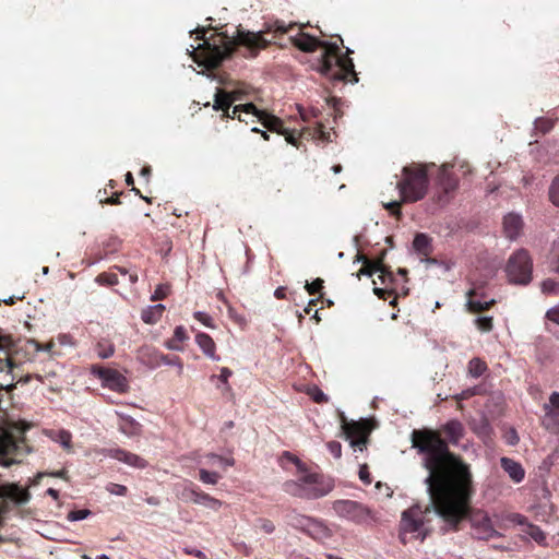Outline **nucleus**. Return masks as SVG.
<instances>
[{
  "label": "nucleus",
  "instance_id": "obj_37",
  "mask_svg": "<svg viewBox=\"0 0 559 559\" xmlns=\"http://www.w3.org/2000/svg\"><path fill=\"white\" fill-rule=\"evenodd\" d=\"M475 325L481 332H490L493 329L492 317H479L475 319Z\"/></svg>",
  "mask_w": 559,
  "mask_h": 559
},
{
  "label": "nucleus",
  "instance_id": "obj_56",
  "mask_svg": "<svg viewBox=\"0 0 559 559\" xmlns=\"http://www.w3.org/2000/svg\"><path fill=\"white\" fill-rule=\"evenodd\" d=\"M120 195H121V192L120 193H114L110 198H107L105 200V203L106 204H110V205H118V204L121 203Z\"/></svg>",
  "mask_w": 559,
  "mask_h": 559
},
{
  "label": "nucleus",
  "instance_id": "obj_9",
  "mask_svg": "<svg viewBox=\"0 0 559 559\" xmlns=\"http://www.w3.org/2000/svg\"><path fill=\"white\" fill-rule=\"evenodd\" d=\"M506 273L509 282L527 285L532 281L533 261L527 250L519 249L507 262Z\"/></svg>",
  "mask_w": 559,
  "mask_h": 559
},
{
  "label": "nucleus",
  "instance_id": "obj_62",
  "mask_svg": "<svg viewBox=\"0 0 559 559\" xmlns=\"http://www.w3.org/2000/svg\"><path fill=\"white\" fill-rule=\"evenodd\" d=\"M67 474H68V471L63 468L61 471L52 473L51 475L55 476V477L67 479Z\"/></svg>",
  "mask_w": 559,
  "mask_h": 559
},
{
  "label": "nucleus",
  "instance_id": "obj_18",
  "mask_svg": "<svg viewBox=\"0 0 559 559\" xmlns=\"http://www.w3.org/2000/svg\"><path fill=\"white\" fill-rule=\"evenodd\" d=\"M105 455L120 461L129 466L143 469L147 466L146 460L141 457L140 455L129 452L121 448H111L104 450Z\"/></svg>",
  "mask_w": 559,
  "mask_h": 559
},
{
  "label": "nucleus",
  "instance_id": "obj_46",
  "mask_svg": "<svg viewBox=\"0 0 559 559\" xmlns=\"http://www.w3.org/2000/svg\"><path fill=\"white\" fill-rule=\"evenodd\" d=\"M542 290L545 294H556L559 290V284L554 280H545L542 283Z\"/></svg>",
  "mask_w": 559,
  "mask_h": 559
},
{
  "label": "nucleus",
  "instance_id": "obj_25",
  "mask_svg": "<svg viewBox=\"0 0 559 559\" xmlns=\"http://www.w3.org/2000/svg\"><path fill=\"white\" fill-rule=\"evenodd\" d=\"M523 221L520 215L510 213L504 216L503 229L504 234L510 239H515L522 231Z\"/></svg>",
  "mask_w": 559,
  "mask_h": 559
},
{
  "label": "nucleus",
  "instance_id": "obj_4",
  "mask_svg": "<svg viewBox=\"0 0 559 559\" xmlns=\"http://www.w3.org/2000/svg\"><path fill=\"white\" fill-rule=\"evenodd\" d=\"M335 41H324L305 32H299L295 36H290L289 40L299 50L304 52H314L317 49H323L319 59L318 70L321 74L332 81L337 82H358L353 59L349 57L353 50L346 49L345 53H341L340 44L343 39L340 35L335 36Z\"/></svg>",
  "mask_w": 559,
  "mask_h": 559
},
{
  "label": "nucleus",
  "instance_id": "obj_35",
  "mask_svg": "<svg viewBox=\"0 0 559 559\" xmlns=\"http://www.w3.org/2000/svg\"><path fill=\"white\" fill-rule=\"evenodd\" d=\"M199 478L204 484L216 485L221 479V475L216 472H210L207 469L201 468L199 471Z\"/></svg>",
  "mask_w": 559,
  "mask_h": 559
},
{
  "label": "nucleus",
  "instance_id": "obj_48",
  "mask_svg": "<svg viewBox=\"0 0 559 559\" xmlns=\"http://www.w3.org/2000/svg\"><path fill=\"white\" fill-rule=\"evenodd\" d=\"M193 317L207 328H214L213 319L205 312L197 311Z\"/></svg>",
  "mask_w": 559,
  "mask_h": 559
},
{
  "label": "nucleus",
  "instance_id": "obj_16",
  "mask_svg": "<svg viewBox=\"0 0 559 559\" xmlns=\"http://www.w3.org/2000/svg\"><path fill=\"white\" fill-rule=\"evenodd\" d=\"M182 498L195 504H203L213 510H218L222 507L221 500L200 490V488L193 483H189V485L185 487L182 490Z\"/></svg>",
  "mask_w": 559,
  "mask_h": 559
},
{
  "label": "nucleus",
  "instance_id": "obj_13",
  "mask_svg": "<svg viewBox=\"0 0 559 559\" xmlns=\"http://www.w3.org/2000/svg\"><path fill=\"white\" fill-rule=\"evenodd\" d=\"M341 424L342 433L350 441L354 450L362 451L366 448L368 435L365 425L359 421H347L343 413H341Z\"/></svg>",
  "mask_w": 559,
  "mask_h": 559
},
{
  "label": "nucleus",
  "instance_id": "obj_3",
  "mask_svg": "<svg viewBox=\"0 0 559 559\" xmlns=\"http://www.w3.org/2000/svg\"><path fill=\"white\" fill-rule=\"evenodd\" d=\"M465 432L464 426L456 419L449 420L439 430L429 428L414 429L411 435L412 445L424 455L423 465L429 472L425 483L428 491L431 490L432 473L441 468L447 460V452L457 457L463 464H467L462 456L450 451L449 445H456Z\"/></svg>",
  "mask_w": 559,
  "mask_h": 559
},
{
  "label": "nucleus",
  "instance_id": "obj_5",
  "mask_svg": "<svg viewBox=\"0 0 559 559\" xmlns=\"http://www.w3.org/2000/svg\"><path fill=\"white\" fill-rule=\"evenodd\" d=\"M282 459L294 463L298 468L296 479L284 483V491L293 497L301 499H318L328 495L333 489V484L318 473L309 472L300 460L289 452H284Z\"/></svg>",
  "mask_w": 559,
  "mask_h": 559
},
{
  "label": "nucleus",
  "instance_id": "obj_44",
  "mask_svg": "<svg viewBox=\"0 0 559 559\" xmlns=\"http://www.w3.org/2000/svg\"><path fill=\"white\" fill-rule=\"evenodd\" d=\"M258 526L265 534H272L275 531V524L269 519H259Z\"/></svg>",
  "mask_w": 559,
  "mask_h": 559
},
{
  "label": "nucleus",
  "instance_id": "obj_40",
  "mask_svg": "<svg viewBox=\"0 0 559 559\" xmlns=\"http://www.w3.org/2000/svg\"><path fill=\"white\" fill-rule=\"evenodd\" d=\"M159 357V360L160 362L165 364V365H175L178 367V373L181 374L182 371H183V364L181 361V359L177 356L175 357H169L167 355H164V354H160L158 355Z\"/></svg>",
  "mask_w": 559,
  "mask_h": 559
},
{
  "label": "nucleus",
  "instance_id": "obj_59",
  "mask_svg": "<svg viewBox=\"0 0 559 559\" xmlns=\"http://www.w3.org/2000/svg\"><path fill=\"white\" fill-rule=\"evenodd\" d=\"M459 171L462 173L463 176H467L472 174V168L467 163H462L460 165Z\"/></svg>",
  "mask_w": 559,
  "mask_h": 559
},
{
  "label": "nucleus",
  "instance_id": "obj_22",
  "mask_svg": "<svg viewBox=\"0 0 559 559\" xmlns=\"http://www.w3.org/2000/svg\"><path fill=\"white\" fill-rule=\"evenodd\" d=\"M311 538L323 542L333 536L332 530L322 520L313 518L306 533Z\"/></svg>",
  "mask_w": 559,
  "mask_h": 559
},
{
  "label": "nucleus",
  "instance_id": "obj_61",
  "mask_svg": "<svg viewBox=\"0 0 559 559\" xmlns=\"http://www.w3.org/2000/svg\"><path fill=\"white\" fill-rule=\"evenodd\" d=\"M46 493L50 497H52L55 500H58L59 498V491L53 488H48Z\"/></svg>",
  "mask_w": 559,
  "mask_h": 559
},
{
  "label": "nucleus",
  "instance_id": "obj_47",
  "mask_svg": "<svg viewBox=\"0 0 559 559\" xmlns=\"http://www.w3.org/2000/svg\"><path fill=\"white\" fill-rule=\"evenodd\" d=\"M282 135L285 136V140L287 143L298 147L299 142H300V136H299V134L296 135V132L294 130H289L286 128L285 133H282Z\"/></svg>",
  "mask_w": 559,
  "mask_h": 559
},
{
  "label": "nucleus",
  "instance_id": "obj_30",
  "mask_svg": "<svg viewBox=\"0 0 559 559\" xmlns=\"http://www.w3.org/2000/svg\"><path fill=\"white\" fill-rule=\"evenodd\" d=\"M119 430L127 436H138L141 432V425L130 416H121Z\"/></svg>",
  "mask_w": 559,
  "mask_h": 559
},
{
  "label": "nucleus",
  "instance_id": "obj_52",
  "mask_svg": "<svg viewBox=\"0 0 559 559\" xmlns=\"http://www.w3.org/2000/svg\"><path fill=\"white\" fill-rule=\"evenodd\" d=\"M546 318L557 324H559V305L549 309L546 313Z\"/></svg>",
  "mask_w": 559,
  "mask_h": 559
},
{
  "label": "nucleus",
  "instance_id": "obj_11",
  "mask_svg": "<svg viewBox=\"0 0 559 559\" xmlns=\"http://www.w3.org/2000/svg\"><path fill=\"white\" fill-rule=\"evenodd\" d=\"M386 254V250H382L381 254L370 260L364 254H357V260L362 262V267L358 272V276L360 274L372 276L374 273H379V278L382 284H385L386 281L390 283L393 281V274L390 271V267L384 264V258Z\"/></svg>",
  "mask_w": 559,
  "mask_h": 559
},
{
  "label": "nucleus",
  "instance_id": "obj_64",
  "mask_svg": "<svg viewBox=\"0 0 559 559\" xmlns=\"http://www.w3.org/2000/svg\"><path fill=\"white\" fill-rule=\"evenodd\" d=\"M252 132L260 133V134H261V136H262L265 141H267V140L270 139V136H269V134H267V132H266V131H262V130H260V129H258V128H252Z\"/></svg>",
  "mask_w": 559,
  "mask_h": 559
},
{
  "label": "nucleus",
  "instance_id": "obj_54",
  "mask_svg": "<svg viewBox=\"0 0 559 559\" xmlns=\"http://www.w3.org/2000/svg\"><path fill=\"white\" fill-rule=\"evenodd\" d=\"M384 206H385L386 210L390 211V213L392 215H395L397 217L401 216V210H400L401 204H400V202H391V203L385 204Z\"/></svg>",
  "mask_w": 559,
  "mask_h": 559
},
{
  "label": "nucleus",
  "instance_id": "obj_24",
  "mask_svg": "<svg viewBox=\"0 0 559 559\" xmlns=\"http://www.w3.org/2000/svg\"><path fill=\"white\" fill-rule=\"evenodd\" d=\"M195 343L205 356L213 360H219V356L216 355V344L209 334L204 332H198L195 334Z\"/></svg>",
  "mask_w": 559,
  "mask_h": 559
},
{
  "label": "nucleus",
  "instance_id": "obj_34",
  "mask_svg": "<svg viewBox=\"0 0 559 559\" xmlns=\"http://www.w3.org/2000/svg\"><path fill=\"white\" fill-rule=\"evenodd\" d=\"M95 282L102 286H115L119 283L118 275L112 272L99 273L96 276Z\"/></svg>",
  "mask_w": 559,
  "mask_h": 559
},
{
  "label": "nucleus",
  "instance_id": "obj_6",
  "mask_svg": "<svg viewBox=\"0 0 559 559\" xmlns=\"http://www.w3.org/2000/svg\"><path fill=\"white\" fill-rule=\"evenodd\" d=\"M430 165L413 163L403 167L402 179L397 189L403 202H417L425 198L428 191V169Z\"/></svg>",
  "mask_w": 559,
  "mask_h": 559
},
{
  "label": "nucleus",
  "instance_id": "obj_32",
  "mask_svg": "<svg viewBox=\"0 0 559 559\" xmlns=\"http://www.w3.org/2000/svg\"><path fill=\"white\" fill-rule=\"evenodd\" d=\"M94 350L100 359H107L115 354V345L109 338L103 337L96 342Z\"/></svg>",
  "mask_w": 559,
  "mask_h": 559
},
{
  "label": "nucleus",
  "instance_id": "obj_17",
  "mask_svg": "<svg viewBox=\"0 0 559 559\" xmlns=\"http://www.w3.org/2000/svg\"><path fill=\"white\" fill-rule=\"evenodd\" d=\"M467 310L472 313H480L489 310L493 305H496L495 299L485 300L486 294L480 292L479 287H473L468 289L466 293Z\"/></svg>",
  "mask_w": 559,
  "mask_h": 559
},
{
  "label": "nucleus",
  "instance_id": "obj_51",
  "mask_svg": "<svg viewBox=\"0 0 559 559\" xmlns=\"http://www.w3.org/2000/svg\"><path fill=\"white\" fill-rule=\"evenodd\" d=\"M359 478L366 485H369L372 481L368 466L366 464L361 465L359 468Z\"/></svg>",
  "mask_w": 559,
  "mask_h": 559
},
{
  "label": "nucleus",
  "instance_id": "obj_39",
  "mask_svg": "<svg viewBox=\"0 0 559 559\" xmlns=\"http://www.w3.org/2000/svg\"><path fill=\"white\" fill-rule=\"evenodd\" d=\"M206 457L212 461L210 462L211 464L218 463L223 468H227L235 464L234 459H226L214 453L207 454Z\"/></svg>",
  "mask_w": 559,
  "mask_h": 559
},
{
  "label": "nucleus",
  "instance_id": "obj_15",
  "mask_svg": "<svg viewBox=\"0 0 559 559\" xmlns=\"http://www.w3.org/2000/svg\"><path fill=\"white\" fill-rule=\"evenodd\" d=\"M247 96L248 88L246 86H239L231 91L217 88L214 95L213 109L219 111V108L231 107L236 102L246 99Z\"/></svg>",
  "mask_w": 559,
  "mask_h": 559
},
{
  "label": "nucleus",
  "instance_id": "obj_12",
  "mask_svg": "<svg viewBox=\"0 0 559 559\" xmlns=\"http://www.w3.org/2000/svg\"><path fill=\"white\" fill-rule=\"evenodd\" d=\"M92 373L102 381L104 386L112 391L126 393L129 389L127 378L116 369L103 366H93Z\"/></svg>",
  "mask_w": 559,
  "mask_h": 559
},
{
  "label": "nucleus",
  "instance_id": "obj_7",
  "mask_svg": "<svg viewBox=\"0 0 559 559\" xmlns=\"http://www.w3.org/2000/svg\"><path fill=\"white\" fill-rule=\"evenodd\" d=\"M430 511V506H427L425 510H423L417 504L403 511L399 535L402 544H407L412 538H420V540L426 538L428 530L425 527V518Z\"/></svg>",
  "mask_w": 559,
  "mask_h": 559
},
{
  "label": "nucleus",
  "instance_id": "obj_14",
  "mask_svg": "<svg viewBox=\"0 0 559 559\" xmlns=\"http://www.w3.org/2000/svg\"><path fill=\"white\" fill-rule=\"evenodd\" d=\"M542 426L554 435H559V392H552L549 402L544 404Z\"/></svg>",
  "mask_w": 559,
  "mask_h": 559
},
{
  "label": "nucleus",
  "instance_id": "obj_36",
  "mask_svg": "<svg viewBox=\"0 0 559 559\" xmlns=\"http://www.w3.org/2000/svg\"><path fill=\"white\" fill-rule=\"evenodd\" d=\"M9 497L16 501L17 503H25L29 499V493L25 489H21L19 487L12 488V490L9 492Z\"/></svg>",
  "mask_w": 559,
  "mask_h": 559
},
{
  "label": "nucleus",
  "instance_id": "obj_1",
  "mask_svg": "<svg viewBox=\"0 0 559 559\" xmlns=\"http://www.w3.org/2000/svg\"><path fill=\"white\" fill-rule=\"evenodd\" d=\"M445 454L444 464L435 469L430 478L432 485L428 493L435 512L453 531H459L460 524L468 520L475 538L489 540L500 536L489 514L471 507L475 493L471 465L448 452Z\"/></svg>",
  "mask_w": 559,
  "mask_h": 559
},
{
  "label": "nucleus",
  "instance_id": "obj_31",
  "mask_svg": "<svg viewBox=\"0 0 559 559\" xmlns=\"http://www.w3.org/2000/svg\"><path fill=\"white\" fill-rule=\"evenodd\" d=\"M49 437L51 440L60 443L66 451H68V452L72 451V449H73L72 433L69 430H66V429L53 430L49 433Z\"/></svg>",
  "mask_w": 559,
  "mask_h": 559
},
{
  "label": "nucleus",
  "instance_id": "obj_29",
  "mask_svg": "<svg viewBox=\"0 0 559 559\" xmlns=\"http://www.w3.org/2000/svg\"><path fill=\"white\" fill-rule=\"evenodd\" d=\"M287 519H288V524L292 527L306 534L308 531V525H310L313 518L307 516V515H304V514H300V513H297L294 511L287 515Z\"/></svg>",
  "mask_w": 559,
  "mask_h": 559
},
{
  "label": "nucleus",
  "instance_id": "obj_41",
  "mask_svg": "<svg viewBox=\"0 0 559 559\" xmlns=\"http://www.w3.org/2000/svg\"><path fill=\"white\" fill-rule=\"evenodd\" d=\"M324 281L320 277L316 278L311 283H306L305 288L308 292L309 295H316L318 293H321L323 289Z\"/></svg>",
  "mask_w": 559,
  "mask_h": 559
},
{
  "label": "nucleus",
  "instance_id": "obj_26",
  "mask_svg": "<svg viewBox=\"0 0 559 559\" xmlns=\"http://www.w3.org/2000/svg\"><path fill=\"white\" fill-rule=\"evenodd\" d=\"M188 338H189V336H188L185 328L179 325L175 329L173 337L165 342V346L171 350L182 352L183 343Z\"/></svg>",
  "mask_w": 559,
  "mask_h": 559
},
{
  "label": "nucleus",
  "instance_id": "obj_23",
  "mask_svg": "<svg viewBox=\"0 0 559 559\" xmlns=\"http://www.w3.org/2000/svg\"><path fill=\"white\" fill-rule=\"evenodd\" d=\"M500 464L514 483H521L524 479L525 471L519 462L509 457H501Z\"/></svg>",
  "mask_w": 559,
  "mask_h": 559
},
{
  "label": "nucleus",
  "instance_id": "obj_28",
  "mask_svg": "<svg viewBox=\"0 0 559 559\" xmlns=\"http://www.w3.org/2000/svg\"><path fill=\"white\" fill-rule=\"evenodd\" d=\"M165 306L162 304L150 306L142 310L141 319L147 324L156 323L163 316Z\"/></svg>",
  "mask_w": 559,
  "mask_h": 559
},
{
  "label": "nucleus",
  "instance_id": "obj_10",
  "mask_svg": "<svg viewBox=\"0 0 559 559\" xmlns=\"http://www.w3.org/2000/svg\"><path fill=\"white\" fill-rule=\"evenodd\" d=\"M335 514L356 524H362L370 518V510L360 502L342 499L332 503Z\"/></svg>",
  "mask_w": 559,
  "mask_h": 559
},
{
  "label": "nucleus",
  "instance_id": "obj_58",
  "mask_svg": "<svg viewBox=\"0 0 559 559\" xmlns=\"http://www.w3.org/2000/svg\"><path fill=\"white\" fill-rule=\"evenodd\" d=\"M555 258H554V261H552V264H554V270L559 273V243L556 245V249H555Z\"/></svg>",
  "mask_w": 559,
  "mask_h": 559
},
{
  "label": "nucleus",
  "instance_id": "obj_60",
  "mask_svg": "<svg viewBox=\"0 0 559 559\" xmlns=\"http://www.w3.org/2000/svg\"><path fill=\"white\" fill-rule=\"evenodd\" d=\"M320 298H322V295L318 299H311L308 302V306L305 308V313L309 314L312 310V307H314L317 305V302L319 301Z\"/></svg>",
  "mask_w": 559,
  "mask_h": 559
},
{
  "label": "nucleus",
  "instance_id": "obj_8",
  "mask_svg": "<svg viewBox=\"0 0 559 559\" xmlns=\"http://www.w3.org/2000/svg\"><path fill=\"white\" fill-rule=\"evenodd\" d=\"M453 168V165L444 164L438 169L432 188V200L439 205L448 204L459 188V179Z\"/></svg>",
  "mask_w": 559,
  "mask_h": 559
},
{
  "label": "nucleus",
  "instance_id": "obj_38",
  "mask_svg": "<svg viewBox=\"0 0 559 559\" xmlns=\"http://www.w3.org/2000/svg\"><path fill=\"white\" fill-rule=\"evenodd\" d=\"M549 199L556 206H559V175L556 176L549 188Z\"/></svg>",
  "mask_w": 559,
  "mask_h": 559
},
{
  "label": "nucleus",
  "instance_id": "obj_50",
  "mask_svg": "<svg viewBox=\"0 0 559 559\" xmlns=\"http://www.w3.org/2000/svg\"><path fill=\"white\" fill-rule=\"evenodd\" d=\"M231 374H233V371L229 368L223 367L221 369V373L218 376L219 381L226 386L227 390L230 389L228 379H229V377H231Z\"/></svg>",
  "mask_w": 559,
  "mask_h": 559
},
{
  "label": "nucleus",
  "instance_id": "obj_63",
  "mask_svg": "<svg viewBox=\"0 0 559 559\" xmlns=\"http://www.w3.org/2000/svg\"><path fill=\"white\" fill-rule=\"evenodd\" d=\"M126 183L128 186H132V187L134 186V178H133V176H132V174L130 171H128L126 174Z\"/></svg>",
  "mask_w": 559,
  "mask_h": 559
},
{
  "label": "nucleus",
  "instance_id": "obj_19",
  "mask_svg": "<svg viewBox=\"0 0 559 559\" xmlns=\"http://www.w3.org/2000/svg\"><path fill=\"white\" fill-rule=\"evenodd\" d=\"M219 110L223 111L222 119L237 118L239 121H242L246 124H248V121L245 118H242V114L254 118L257 106L253 103H246L234 106L231 110L230 107L219 108Z\"/></svg>",
  "mask_w": 559,
  "mask_h": 559
},
{
  "label": "nucleus",
  "instance_id": "obj_27",
  "mask_svg": "<svg viewBox=\"0 0 559 559\" xmlns=\"http://www.w3.org/2000/svg\"><path fill=\"white\" fill-rule=\"evenodd\" d=\"M415 251L423 257H429L432 252L431 239L426 234H417L413 241Z\"/></svg>",
  "mask_w": 559,
  "mask_h": 559
},
{
  "label": "nucleus",
  "instance_id": "obj_43",
  "mask_svg": "<svg viewBox=\"0 0 559 559\" xmlns=\"http://www.w3.org/2000/svg\"><path fill=\"white\" fill-rule=\"evenodd\" d=\"M92 512L88 509L73 510L68 513L69 521H81L86 519Z\"/></svg>",
  "mask_w": 559,
  "mask_h": 559
},
{
  "label": "nucleus",
  "instance_id": "obj_45",
  "mask_svg": "<svg viewBox=\"0 0 559 559\" xmlns=\"http://www.w3.org/2000/svg\"><path fill=\"white\" fill-rule=\"evenodd\" d=\"M107 491L111 495L116 496H126L128 493V488L124 485L109 483L106 487Z\"/></svg>",
  "mask_w": 559,
  "mask_h": 559
},
{
  "label": "nucleus",
  "instance_id": "obj_49",
  "mask_svg": "<svg viewBox=\"0 0 559 559\" xmlns=\"http://www.w3.org/2000/svg\"><path fill=\"white\" fill-rule=\"evenodd\" d=\"M329 451L335 459H340L342 455V445L337 441H330L326 444Z\"/></svg>",
  "mask_w": 559,
  "mask_h": 559
},
{
  "label": "nucleus",
  "instance_id": "obj_2",
  "mask_svg": "<svg viewBox=\"0 0 559 559\" xmlns=\"http://www.w3.org/2000/svg\"><path fill=\"white\" fill-rule=\"evenodd\" d=\"M296 26L295 23L288 25L284 21H275L273 24L265 26V29L260 32H251L238 26L234 36L228 37L224 33H217L206 39V28L199 27L195 33L197 40H203L199 48L204 50V56L210 68H218L222 62L233 56L238 49L242 48V56L246 58H255L261 50L266 49L272 40L264 37V34L273 33L274 38L280 34L284 35L289 33Z\"/></svg>",
  "mask_w": 559,
  "mask_h": 559
},
{
  "label": "nucleus",
  "instance_id": "obj_21",
  "mask_svg": "<svg viewBox=\"0 0 559 559\" xmlns=\"http://www.w3.org/2000/svg\"><path fill=\"white\" fill-rule=\"evenodd\" d=\"M254 118L261 124L271 132H276L282 135V133H285V126L284 122L276 116H273L271 114L265 112L264 110H260L257 108Z\"/></svg>",
  "mask_w": 559,
  "mask_h": 559
},
{
  "label": "nucleus",
  "instance_id": "obj_42",
  "mask_svg": "<svg viewBox=\"0 0 559 559\" xmlns=\"http://www.w3.org/2000/svg\"><path fill=\"white\" fill-rule=\"evenodd\" d=\"M308 394L311 396L313 402L318 404H323L329 402V397L322 390H320L318 386H313Z\"/></svg>",
  "mask_w": 559,
  "mask_h": 559
},
{
  "label": "nucleus",
  "instance_id": "obj_55",
  "mask_svg": "<svg viewBox=\"0 0 559 559\" xmlns=\"http://www.w3.org/2000/svg\"><path fill=\"white\" fill-rule=\"evenodd\" d=\"M373 290H374V294L380 299H383V300H386L388 297H390L393 294V292L391 289H388V288H378V287H376Z\"/></svg>",
  "mask_w": 559,
  "mask_h": 559
},
{
  "label": "nucleus",
  "instance_id": "obj_53",
  "mask_svg": "<svg viewBox=\"0 0 559 559\" xmlns=\"http://www.w3.org/2000/svg\"><path fill=\"white\" fill-rule=\"evenodd\" d=\"M167 297V288L164 287V286H158L153 296H152V300H163Z\"/></svg>",
  "mask_w": 559,
  "mask_h": 559
},
{
  "label": "nucleus",
  "instance_id": "obj_57",
  "mask_svg": "<svg viewBox=\"0 0 559 559\" xmlns=\"http://www.w3.org/2000/svg\"><path fill=\"white\" fill-rule=\"evenodd\" d=\"M274 296L276 299H285L286 298V287L280 286L275 289Z\"/></svg>",
  "mask_w": 559,
  "mask_h": 559
},
{
  "label": "nucleus",
  "instance_id": "obj_33",
  "mask_svg": "<svg viewBox=\"0 0 559 559\" xmlns=\"http://www.w3.org/2000/svg\"><path fill=\"white\" fill-rule=\"evenodd\" d=\"M487 370V365L485 361H483L479 358H473L468 362V373L474 377L478 378Z\"/></svg>",
  "mask_w": 559,
  "mask_h": 559
},
{
  "label": "nucleus",
  "instance_id": "obj_20",
  "mask_svg": "<svg viewBox=\"0 0 559 559\" xmlns=\"http://www.w3.org/2000/svg\"><path fill=\"white\" fill-rule=\"evenodd\" d=\"M508 519L513 524L526 525V530L524 532L539 545L545 544L546 534L537 525L527 523V519L524 515L520 513H510Z\"/></svg>",
  "mask_w": 559,
  "mask_h": 559
}]
</instances>
